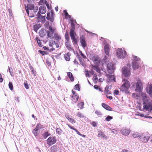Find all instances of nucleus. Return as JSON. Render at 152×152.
<instances>
[{"label":"nucleus","instance_id":"1","mask_svg":"<svg viewBox=\"0 0 152 152\" xmlns=\"http://www.w3.org/2000/svg\"><path fill=\"white\" fill-rule=\"evenodd\" d=\"M124 83L121 86V90L124 92L126 94H128L129 93L128 90L130 87V83L128 80H125L124 79L123 80Z\"/></svg>","mask_w":152,"mask_h":152},{"label":"nucleus","instance_id":"2","mask_svg":"<svg viewBox=\"0 0 152 152\" xmlns=\"http://www.w3.org/2000/svg\"><path fill=\"white\" fill-rule=\"evenodd\" d=\"M126 52L125 51L123 50L121 48H119L117 50L116 55L117 57L119 58H122L126 56Z\"/></svg>","mask_w":152,"mask_h":152},{"label":"nucleus","instance_id":"3","mask_svg":"<svg viewBox=\"0 0 152 152\" xmlns=\"http://www.w3.org/2000/svg\"><path fill=\"white\" fill-rule=\"evenodd\" d=\"M56 141L55 137H50L47 140V143L50 146L55 143Z\"/></svg>","mask_w":152,"mask_h":152},{"label":"nucleus","instance_id":"4","mask_svg":"<svg viewBox=\"0 0 152 152\" xmlns=\"http://www.w3.org/2000/svg\"><path fill=\"white\" fill-rule=\"evenodd\" d=\"M70 35L71 39L73 42L74 45L77 44V42L75 38L76 34L74 32L73 29H71L70 30Z\"/></svg>","mask_w":152,"mask_h":152},{"label":"nucleus","instance_id":"5","mask_svg":"<svg viewBox=\"0 0 152 152\" xmlns=\"http://www.w3.org/2000/svg\"><path fill=\"white\" fill-rule=\"evenodd\" d=\"M122 72L125 77H128L130 75V70L129 68L124 66L122 69Z\"/></svg>","mask_w":152,"mask_h":152},{"label":"nucleus","instance_id":"6","mask_svg":"<svg viewBox=\"0 0 152 152\" xmlns=\"http://www.w3.org/2000/svg\"><path fill=\"white\" fill-rule=\"evenodd\" d=\"M38 8L37 7H35L32 10V12H29L28 10L26 9V11L27 13L28 14L29 16L30 17H33L35 16V13L37 12L38 10Z\"/></svg>","mask_w":152,"mask_h":152},{"label":"nucleus","instance_id":"7","mask_svg":"<svg viewBox=\"0 0 152 152\" xmlns=\"http://www.w3.org/2000/svg\"><path fill=\"white\" fill-rule=\"evenodd\" d=\"M107 70L109 73H113L114 72V66L112 63H109L107 64Z\"/></svg>","mask_w":152,"mask_h":152},{"label":"nucleus","instance_id":"8","mask_svg":"<svg viewBox=\"0 0 152 152\" xmlns=\"http://www.w3.org/2000/svg\"><path fill=\"white\" fill-rule=\"evenodd\" d=\"M143 104V109L148 110L150 112L152 111V104L148 103L147 104L146 102H144Z\"/></svg>","mask_w":152,"mask_h":152},{"label":"nucleus","instance_id":"9","mask_svg":"<svg viewBox=\"0 0 152 152\" xmlns=\"http://www.w3.org/2000/svg\"><path fill=\"white\" fill-rule=\"evenodd\" d=\"M142 86V83L141 80H138L136 83V91L139 92L141 91V87Z\"/></svg>","mask_w":152,"mask_h":152},{"label":"nucleus","instance_id":"10","mask_svg":"<svg viewBox=\"0 0 152 152\" xmlns=\"http://www.w3.org/2000/svg\"><path fill=\"white\" fill-rule=\"evenodd\" d=\"M121 131L122 134L125 136L128 135L130 132V129L127 128L122 129Z\"/></svg>","mask_w":152,"mask_h":152},{"label":"nucleus","instance_id":"11","mask_svg":"<svg viewBox=\"0 0 152 152\" xmlns=\"http://www.w3.org/2000/svg\"><path fill=\"white\" fill-rule=\"evenodd\" d=\"M104 50L105 53L107 55L109 56V52L110 51L109 46L108 44L106 43H104Z\"/></svg>","mask_w":152,"mask_h":152},{"label":"nucleus","instance_id":"12","mask_svg":"<svg viewBox=\"0 0 152 152\" xmlns=\"http://www.w3.org/2000/svg\"><path fill=\"white\" fill-rule=\"evenodd\" d=\"M35 18L39 20H42V22H45V16H42L40 13H37V15H36Z\"/></svg>","mask_w":152,"mask_h":152},{"label":"nucleus","instance_id":"13","mask_svg":"<svg viewBox=\"0 0 152 152\" xmlns=\"http://www.w3.org/2000/svg\"><path fill=\"white\" fill-rule=\"evenodd\" d=\"M132 65L133 69L134 70H136L138 69L140 67L138 62L135 61H133L132 62Z\"/></svg>","mask_w":152,"mask_h":152},{"label":"nucleus","instance_id":"14","mask_svg":"<svg viewBox=\"0 0 152 152\" xmlns=\"http://www.w3.org/2000/svg\"><path fill=\"white\" fill-rule=\"evenodd\" d=\"M46 11V7L44 6H41L39 8V11L38 13H40L41 14H45Z\"/></svg>","mask_w":152,"mask_h":152},{"label":"nucleus","instance_id":"15","mask_svg":"<svg viewBox=\"0 0 152 152\" xmlns=\"http://www.w3.org/2000/svg\"><path fill=\"white\" fill-rule=\"evenodd\" d=\"M65 45L67 48L69 50L72 51L74 52H75L74 49L72 48L71 47V45L69 41L65 42Z\"/></svg>","mask_w":152,"mask_h":152},{"label":"nucleus","instance_id":"16","mask_svg":"<svg viewBox=\"0 0 152 152\" xmlns=\"http://www.w3.org/2000/svg\"><path fill=\"white\" fill-rule=\"evenodd\" d=\"M50 135V134L48 133V132H45L43 134H42V136L40 137V138L42 140H45Z\"/></svg>","mask_w":152,"mask_h":152},{"label":"nucleus","instance_id":"17","mask_svg":"<svg viewBox=\"0 0 152 152\" xmlns=\"http://www.w3.org/2000/svg\"><path fill=\"white\" fill-rule=\"evenodd\" d=\"M46 33V31L45 29H42L39 31V35L40 37H43Z\"/></svg>","mask_w":152,"mask_h":152},{"label":"nucleus","instance_id":"18","mask_svg":"<svg viewBox=\"0 0 152 152\" xmlns=\"http://www.w3.org/2000/svg\"><path fill=\"white\" fill-rule=\"evenodd\" d=\"M142 98L144 102H146L148 100V98L146 96V94H143L141 95Z\"/></svg>","mask_w":152,"mask_h":152},{"label":"nucleus","instance_id":"19","mask_svg":"<svg viewBox=\"0 0 152 152\" xmlns=\"http://www.w3.org/2000/svg\"><path fill=\"white\" fill-rule=\"evenodd\" d=\"M102 106L107 110L111 111V108L107 104L103 103L102 104Z\"/></svg>","mask_w":152,"mask_h":152},{"label":"nucleus","instance_id":"20","mask_svg":"<svg viewBox=\"0 0 152 152\" xmlns=\"http://www.w3.org/2000/svg\"><path fill=\"white\" fill-rule=\"evenodd\" d=\"M80 42L81 43V45L83 48H85L86 46V42L84 38H81L80 40Z\"/></svg>","mask_w":152,"mask_h":152},{"label":"nucleus","instance_id":"21","mask_svg":"<svg viewBox=\"0 0 152 152\" xmlns=\"http://www.w3.org/2000/svg\"><path fill=\"white\" fill-rule=\"evenodd\" d=\"M70 55L71 54L69 52H68L64 55V58L66 61H69L70 60Z\"/></svg>","mask_w":152,"mask_h":152},{"label":"nucleus","instance_id":"22","mask_svg":"<svg viewBox=\"0 0 152 152\" xmlns=\"http://www.w3.org/2000/svg\"><path fill=\"white\" fill-rule=\"evenodd\" d=\"M34 7L33 4H27V8L28 10H30L29 12H32V10L34 8Z\"/></svg>","mask_w":152,"mask_h":152},{"label":"nucleus","instance_id":"23","mask_svg":"<svg viewBox=\"0 0 152 152\" xmlns=\"http://www.w3.org/2000/svg\"><path fill=\"white\" fill-rule=\"evenodd\" d=\"M66 117L69 121L72 124H74L75 123V120L72 118H70L69 115H66Z\"/></svg>","mask_w":152,"mask_h":152},{"label":"nucleus","instance_id":"24","mask_svg":"<svg viewBox=\"0 0 152 152\" xmlns=\"http://www.w3.org/2000/svg\"><path fill=\"white\" fill-rule=\"evenodd\" d=\"M107 76L109 78L110 81H114V74L113 75H107Z\"/></svg>","mask_w":152,"mask_h":152},{"label":"nucleus","instance_id":"25","mask_svg":"<svg viewBox=\"0 0 152 152\" xmlns=\"http://www.w3.org/2000/svg\"><path fill=\"white\" fill-rule=\"evenodd\" d=\"M72 98H73V101L75 102H76L78 100L79 96L77 95V94H73L72 96Z\"/></svg>","mask_w":152,"mask_h":152},{"label":"nucleus","instance_id":"26","mask_svg":"<svg viewBox=\"0 0 152 152\" xmlns=\"http://www.w3.org/2000/svg\"><path fill=\"white\" fill-rule=\"evenodd\" d=\"M92 60L95 63L99 61V57L97 56H94L92 58Z\"/></svg>","mask_w":152,"mask_h":152},{"label":"nucleus","instance_id":"27","mask_svg":"<svg viewBox=\"0 0 152 152\" xmlns=\"http://www.w3.org/2000/svg\"><path fill=\"white\" fill-rule=\"evenodd\" d=\"M54 36L55 39L59 41L61 39V37L57 33H54Z\"/></svg>","mask_w":152,"mask_h":152},{"label":"nucleus","instance_id":"28","mask_svg":"<svg viewBox=\"0 0 152 152\" xmlns=\"http://www.w3.org/2000/svg\"><path fill=\"white\" fill-rule=\"evenodd\" d=\"M107 57L106 56H105L103 57V58L102 59V65H104L105 64H106L107 61Z\"/></svg>","mask_w":152,"mask_h":152},{"label":"nucleus","instance_id":"29","mask_svg":"<svg viewBox=\"0 0 152 152\" xmlns=\"http://www.w3.org/2000/svg\"><path fill=\"white\" fill-rule=\"evenodd\" d=\"M43 48L45 50H47L50 52H52L55 50V48L52 47L51 48H49L46 46H44Z\"/></svg>","mask_w":152,"mask_h":152},{"label":"nucleus","instance_id":"30","mask_svg":"<svg viewBox=\"0 0 152 152\" xmlns=\"http://www.w3.org/2000/svg\"><path fill=\"white\" fill-rule=\"evenodd\" d=\"M67 75L71 80L72 81H73L74 80L73 76L71 72H68L67 73Z\"/></svg>","mask_w":152,"mask_h":152},{"label":"nucleus","instance_id":"31","mask_svg":"<svg viewBox=\"0 0 152 152\" xmlns=\"http://www.w3.org/2000/svg\"><path fill=\"white\" fill-rule=\"evenodd\" d=\"M36 40L37 41V43H38L39 46L40 47H42V45L41 40L39 39L38 37L36 38Z\"/></svg>","mask_w":152,"mask_h":152},{"label":"nucleus","instance_id":"32","mask_svg":"<svg viewBox=\"0 0 152 152\" xmlns=\"http://www.w3.org/2000/svg\"><path fill=\"white\" fill-rule=\"evenodd\" d=\"M98 136L99 137H102L103 138H106V136L104 134H103L102 131L98 132Z\"/></svg>","mask_w":152,"mask_h":152},{"label":"nucleus","instance_id":"33","mask_svg":"<svg viewBox=\"0 0 152 152\" xmlns=\"http://www.w3.org/2000/svg\"><path fill=\"white\" fill-rule=\"evenodd\" d=\"M40 27V26L39 24H36L34 26V31L37 32V30Z\"/></svg>","mask_w":152,"mask_h":152},{"label":"nucleus","instance_id":"34","mask_svg":"<svg viewBox=\"0 0 152 152\" xmlns=\"http://www.w3.org/2000/svg\"><path fill=\"white\" fill-rule=\"evenodd\" d=\"M143 136V137L142 141L144 142H146L148 141V140L149 138V137L148 136Z\"/></svg>","mask_w":152,"mask_h":152},{"label":"nucleus","instance_id":"35","mask_svg":"<svg viewBox=\"0 0 152 152\" xmlns=\"http://www.w3.org/2000/svg\"><path fill=\"white\" fill-rule=\"evenodd\" d=\"M38 130L35 128L32 131V133L35 136H37L38 134Z\"/></svg>","mask_w":152,"mask_h":152},{"label":"nucleus","instance_id":"36","mask_svg":"<svg viewBox=\"0 0 152 152\" xmlns=\"http://www.w3.org/2000/svg\"><path fill=\"white\" fill-rule=\"evenodd\" d=\"M35 128L38 130L40 129L43 128V127L42 125L40 124H39L37 125Z\"/></svg>","mask_w":152,"mask_h":152},{"label":"nucleus","instance_id":"37","mask_svg":"<svg viewBox=\"0 0 152 152\" xmlns=\"http://www.w3.org/2000/svg\"><path fill=\"white\" fill-rule=\"evenodd\" d=\"M54 14L53 12L51 11V17L49 20L51 22H53L54 20V18L53 16Z\"/></svg>","mask_w":152,"mask_h":152},{"label":"nucleus","instance_id":"38","mask_svg":"<svg viewBox=\"0 0 152 152\" xmlns=\"http://www.w3.org/2000/svg\"><path fill=\"white\" fill-rule=\"evenodd\" d=\"M65 38L66 40V42H69V40L70 39L69 34L66 32L65 34Z\"/></svg>","mask_w":152,"mask_h":152},{"label":"nucleus","instance_id":"39","mask_svg":"<svg viewBox=\"0 0 152 152\" xmlns=\"http://www.w3.org/2000/svg\"><path fill=\"white\" fill-rule=\"evenodd\" d=\"M77 58L78 59L79 61H80V63H83V59L80 57V55L78 54H77L76 56Z\"/></svg>","mask_w":152,"mask_h":152},{"label":"nucleus","instance_id":"40","mask_svg":"<svg viewBox=\"0 0 152 152\" xmlns=\"http://www.w3.org/2000/svg\"><path fill=\"white\" fill-rule=\"evenodd\" d=\"M84 105V103L81 102H80L78 104L77 106L79 108H80V109H81L83 108Z\"/></svg>","mask_w":152,"mask_h":152},{"label":"nucleus","instance_id":"41","mask_svg":"<svg viewBox=\"0 0 152 152\" xmlns=\"http://www.w3.org/2000/svg\"><path fill=\"white\" fill-rule=\"evenodd\" d=\"M49 30L50 31L53 33L56 30V28H52L51 26H49Z\"/></svg>","mask_w":152,"mask_h":152},{"label":"nucleus","instance_id":"42","mask_svg":"<svg viewBox=\"0 0 152 152\" xmlns=\"http://www.w3.org/2000/svg\"><path fill=\"white\" fill-rule=\"evenodd\" d=\"M8 71L9 72L11 76H12L13 75V70L12 69H11L10 67L9 66H8Z\"/></svg>","mask_w":152,"mask_h":152},{"label":"nucleus","instance_id":"43","mask_svg":"<svg viewBox=\"0 0 152 152\" xmlns=\"http://www.w3.org/2000/svg\"><path fill=\"white\" fill-rule=\"evenodd\" d=\"M62 131L60 128H57L56 129V132L58 134H61L62 133Z\"/></svg>","mask_w":152,"mask_h":152},{"label":"nucleus","instance_id":"44","mask_svg":"<svg viewBox=\"0 0 152 152\" xmlns=\"http://www.w3.org/2000/svg\"><path fill=\"white\" fill-rule=\"evenodd\" d=\"M47 36L48 37L50 38L53 35V33L50 32V31H47Z\"/></svg>","mask_w":152,"mask_h":152},{"label":"nucleus","instance_id":"45","mask_svg":"<svg viewBox=\"0 0 152 152\" xmlns=\"http://www.w3.org/2000/svg\"><path fill=\"white\" fill-rule=\"evenodd\" d=\"M93 69L94 70L96 71L97 72L99 73H100V69L97 66H93Z\"/></svg>","mask_w":152,"mask_h":152},{"label":"nucleus","instance_id":"46","mask_svg":"<svg viewBox=\"0 0 152 152\" xmlns=\"http://www.w3.org/2000/svg\"><path fill=\"white\" fill-rule=\"evenodd\" d=\"M132 136L134 138H137L139 136V134L137 132H135L133 134Z\"/></svg>","mask_w":152,"mask_h":152},{"label":"nucleus","instance_id":"47","mask_svg":"<svg viewBox=\"0 0 152 152\" xmlns=\"http://www.w3.org/2000/svg\"><path fill=\"white\" fill-rule=\"evenodd\" d=\"M64 15L65 16V17L66 18V17L68 16L69 18H71V16L68 15V13L67 12L66 10H64Z\"/></svg>","mask_w":152,"mask_h":152},{"label":"nucleus","instance_id":"48","mask_svg":"<svg viewBox=\"0 0 152 152\" xmlns=\"http://www.w3.org/2000/svg\"><path fill=\"white\" fill-rule=\"evenodd\" d=\"M74 88H75L76 90L80 91V86L79 85L77 84L76 85L74 86Z\"/></svg>","mask_w":152,"mask_h":152},{"label":"nucleus","instance_id":"49","mask_svg":"<svg viewBox=\"0 0 152 152\" xmlns=\"http://www.w3.org/2000/svg\"><path fill=\"white\" fill-rule=\"evenodd\" d=\"M134 61H138L140 60V58L138 57L137 56H134L133 57Z\"/></svg>","mask_w":152,"mask_h":152},{"label":"nucleus","instance_id":"50","mask_svg":"<svg viewBox=\"0 0 152 152\" xmlns=\"http://www.w3.org/2000/svg\"><path fill=\"white\" fill-rule=\"evenodd\" d=\"M9 87L10 89L11 90H12L13 89V85H12V83L11 82H10L9 83Z\"/></svg>","mask_w":152,"mask_h":152},{"label":"nucleus","instance_id":"51","mask_svg":"<svg viewBox=\"0 0 152 152\" xmlns=\"http://www.w3.org/2000/svg\"><path fill=\"white\" fill-rule=\"evenodd\" d=\"M149 93L150 94L152 95V85H150L149 86Z\"/></svg>","mask_w":152,"mask_h":152},{"label":"nucleus","instance_id":"52","mask_svg":"<svg viewBox=\"0 0 152 152\" xmlns=\"http://www.w3.org/2000/svg\"><path fill=\"white\" fill-rule=\"evenodd\" d=\"M113 119V117L110 116L108 115L105 118V120L107 121H109Z\"/></svg>","mask_w":152,"mask_h":152},{"label":"nucleus","instance_id":"53","mask_svg":"<svg viewBox=\"0 0 152 152\" xmlns=\"http://www.w3.org/2000/svg\"><path fill=\"white\" fill-rule=\"evenodd\" d=\"M95 113L98 115H102V113L99 110H96L95 111Z\"/></svg>","mask_w":152,"mask_h":152},{"label":"nucleus","instance_id":"54","mask_svg":"<svg viewBox=\"0 0 152 152\" xmlns=\"http://www.w3.org/2000/svg\"><path fill=\"white\" fill-rule=\"evenodd\" d=\"M93 80L94 81H97L98 79V77H97V75L96 74H94V76L93 77Z\"/></svg>","mask_w":152,"mask_h":152},{"label":"nucleus","instance_id":"55","mask_svg":"<svg viewBox=\"0 0 152 152\" xmlns=\"http://www.w3.org/2000/svg\"><path fill=\"white\" fill-rule=\"evenodd\" d=\"M24 86H25V88L26 89H29V86H28V83L27 82H25L24 83Z\"/></svg>","mask_w":152,"mask_h":152},{"label":"nucleus","instance_id":"56","mask_svg":"<svg viewBox=\"0 0 152 152\" xmlns=\"http://www.w3.org/2000/svg\"><path fill=\"white\" fill-rule=\"evenodd\" d=\"M77 115L80 118H83L84 117L82 114L80 112H78L77 113Z\"/></svg>","mask_w":152,"mask_h":152},{"label":"nucleus","instance_id":"57","mask_svg":"<svg viewBox=\"0 0 152 152\" xmlns=\"http://www.w3.org/2000/svg\"><path fill=\"white\" fill-rule=\"evenodd\" d=\"M55 43V42L50 41L49 42V46L50 47H53V45H54Z\"/></svg>","mask_w":152,"mask_h":152},{"label":"nucleus","instance_id":"58","mask_svg":"<svg viewBox=\"0 0 152 152\" xmlns=\"http://www.w3.org/2000/svg\"><path fill=\"white\" fill-rule=\"evenodd\" d=\"M31 69V72H32V74H33L34 75V76H36V72L34 70V69L33 68H32Z\"/></svg>","mask_w":152,"mask_h":152},{"label":"nucleus","instance_id":"59","mask_svg":"<svg viewBox=\"0 0 152 152\" xmlns=\"http://www.w3.org/2000/svg\"><path fill=\"white\" fill-rule=\"evenodd\" d=\"M50 17H51V16H50V14L49 12H48L47 14V16L46 17V19L48 20H49L50 18Z\"/></svg>","mask_w":152,"mask_h":152},{"label":"nucleus","instance_id":"60","mask_svg":"<svg viewBox=\"0 0 152 152\" xmlns=\"http://www.w3.org/2000/svg\"><path fill=\"white\" fill-rule=\"evenodd\" d=\"M71 23L75 24L76 23V21L75 20H74L73 18H71L70 19Z\"/></svg>","mask_w":152,"mask_h":152},{"label":"nucleus","instance_id":"61","mask_svg":"<svg viewBox=\"0 0 152 152\" xmlns=\"http://www.w3.org/2000/svg\"><path fill=\"white\" fill-rule=\"evenodd\" d=\"M44 0H40L39 2V4L40 5H43L44 4Z\"/></svg>","mask_w":152,"mask_h":152},{"label":"nucleus","instance_id":"62","mask_svg":"<svg viewBox=\"0 0 152 152\" xmlns=\"http://www.w3.org/2000/svg\"><path fill=\"white\" fill-rule=\"evenodd\" d=\"M71 27L72 28L71 29H73V30L74 31V30L75 28V24L71 23Z\"/></svg>","mask_w":152,"mask_h":152},{"label":"nucleus","instance_id":"63","mask_svg":"<svg viewBox=\"0 0 152 152\" xmlns=\"http://www.w3.org/2000/svg\"><path fill=\"white\" fill-rule=\"evenodd\" d=\"M39 52L43 56L44 55H45V51H42L41 50H39Z\"/></svg>","mask_w":152,"mask_h":152},{"label":"nucleus","instance_id":"64","mask_svg":"<svg viewBox=\"0 0 152 152\" xmlns=\"http://www.w3.org/2000/svg\"><path fill=\"white\" fill-rule=\"evenodd\" d=\"M91 124L94 127L96 126V123L94 121H92L91 122Z\"/></svg>","mask_w":152,"mask_h":152}]
</instances>
